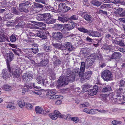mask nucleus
<instances>
[{
    "mask_svg": "<svg viewBox=\"0 0 125 125\" xmlns=\"http://www.w3.org/2000/svg\"><path fill=\"white\" fill-rule=\"evenodd\" d=\"M73 71V72L69 68L67 69L66 78H64L63 77V76H61L57 81L58 85L60 86H63L64 85L67 84V82H74L75 80V77L79 76L81 77L83 75V73H80V70L79 68H75Z\"/></svg>",
    "mask_w": 125,
    "mask_h": 125,
    "instance_id": "f257e3e1",
    "label": "nucleus"
},
{
    "mask_svg": "<svg viewBox=\"0 0 125 125\" xmlns=\"http://www.w3.org/2000/svg\"><path fill=\"white\" fill-rule=\"evenodd\" d=\"M112 73L110 71L106 69L102 72L101 76L104 81L108 82L112 79Z\"/></svg>",
    "mask_w": 125,
    "mask_h": 125,
    "instance_id": "f03ea898",
    "label": "nucleus"
},
{
    "mask_svg": "<svg viewBox=\"0 0 125 125\" xmlns=\"http://www.w3.org/2000/svg\"><path fill=\"white\" fill-rule=\"evenodd\" d=\"M56 90L55 89L52 90H48L47 91L46 95L48 97L50 96V98L51 99H55L56 98H60L62 99L63 97L61 95H55L56 94Z\"/></svg>",
    "mask_w": 125,
    "mask_h": 125,
    "instance_id": "7ed1b4c3",
    "label": "nucleus"
},
{
    "mask_svg": "<svg viewBox=\"0 0 125 125\" xmlns=\"http://www.w3.org/2000/svg\"><path fill=\"white\" fill-rule=\"evenodd\" d=\"M7 69H4L2 70L1 72V78L5 79L10 78L11 76V69L10 66H9L10 68H9L8 66H7Z\"/></svg>",
    "mask_w": 125,
    "mask_h": 125,
    "instance_id": "20e7f679",
    "label": "nucleus"
},
{
    "mask_svg": "<svg viewBox=\"0 0 125 125\" xmlns=\"http://www.w3.org/2000/svg\"><path fill=\"white\" fill-rule=\"evenodd\" d=\"M123 92V89L120 88L116 89L115 91V94L116 97V98L118 101H121L122 100V94Z\"/></svg>",
    "mask_w": 125,
    "mask_h": 125,
    "instance_id": "39448f33",
    "label": "nucleus"
},
{
    "mask_svg": "<svg viewBox=\"0 0 125 125\" xmlns=\"http://www.w3.org/2000/svg\"><path fill=\"white\" fill-rule=\"evenodd\" d=\"M6 62L7 66H8L9 68H10V63L13 60L14 55L12 52H10L6 54Z\"/></svg>",
    "mask_w": 125,
    "mask_h": 125,
    "instance_id": "423d86ee",
    "label": "nucleus"
},
{
    "mask_svg": "<svg viewBox=\"0 0 125 125\" xmlns=\"http://www.w3.org/2000/svg\"><path fill=\"white\" fill-rule=\"evenodd\" d=\"M33 87L37 89H39V87H37V86L36 87L34 85V83H29L28 85H25L24 86L22 90L23 94H25L26 92H27L28 90L30 89H31Z\"/></svg>",
    "mask_w": 125,
    "mask_h": 125,
    "instance_id": "0eeeda50",
    "label": "nucleus"
},
{
    "mask_svg": "<svg viewBox=\"0 0 125 125\" xmlns=\"http://www.w3.org/2000/svg\"><path fill=\"white\" fill-rule=\"evenodd\" d=\"M61 114L57 110H55L53 113L49 114V116L53 120H55L58 117L61 118Z\"/></svg>",
    "mask_w": 125,
    "mask_h": 125,
    "instance_id": "6e6552de",
    "label": "nucleus"
},
{
    "mask_svg": "<svg viewBox=\"0 0 125 125\" xmlns=\"http://www.w3.org/2000/svg\"><path fill=\"white\" fill-rule=\"evenodd\" d=\"M92 74V72L91 71L87 72L84 73L83 76L81 77V81L84 82V80H89Z\"/></svg>",
    "mask_w": 125,
    "mask_h": 125,
    "instance_id": "1a4fd4ad",
    "label": "nucleus"
},
{
    "mask_svg": "<svg viewBox=\"0 0 125 125\" xmlns=\"http://www.w3.org/2000/svg\"><path fill=\"white\" fill-rule=\"evenodd\" d=\"M98 86L96 85H95L93 88L88 90V94L91 96L96 95L98 91Z\"/></svg>",
    "mask_w": 125,
    "mask_h": 125,
    "instance_id": "9d476101",
    "label": "nucleus"
},
{
    "mask_svg": "<svg viewBox=\"0 0 125 125\" xmlns=\"http://www.w3.org/2000/svg\"><path fill=\"white\" fill-rule=\"evenodd\" d=\"M87 34L90 36L93 37H100L101 36V34L100 33L94 31L88 30Z\"/></svg>",
    "mask_w": 125,
    "mask_h": 125,
    "instance_id": "9b49d317",
    "label": "nucleus"
},
{
    "mask_svg": "<svg viewBox=\"0 0 125 125\" xmlns=\"http://www.w3.org/2000/svg\"><path fill=\"white\" fill-rule=\"evenodd\" d=\"M32 75L30 73H25L23 74L22 78L24 81L27 82L32 78Z\"/></svg>",
    "mask_w": 125,
    "mask_h": 125,
    "instance_id": "f8f14e48",
    "label": "nucleus"
},
{
    "mask_svg": "<svg viewBox=\"0 0 125 125\" xmlns=\"http://www.w3.org/2000/svg\"><path fill=\"white\" fill-rule=\"evenodd\" d=\"M27 37L28 40V41L29 42H33V39L35 38L36 35L32 32H30L28 34H27Z\"/></svg>",
    "mask_w": 125,
    "mask_h": 125,
    "instance_id": "ddd939ff",
    "label": "nucleus"
},
{
    "mask_svg": "<svg viewBox=\"0 0 125 125\" xmlns=\"http://www.w3.org/2000/svg\"><path fill=\"white\" fill-rule=\"evenodd\" d=\"M66 4L63 2L60 3L59 5L58 9L57 10H54L53 12L55 13L61 12H62V10L65 6H66Z\"/></svg>",
    "mask_w": 125,
    "mask_h": 125,
    "instance_id": "4468645a",
    "label": "nucleus"
},
{
    "mask_svg": "<svg viewBox=\"0 0 125 125\" xmlns=\"http://www.w3.org/2000/svg\"><path fill=\"white\" fill-rule=\"evenodd\" d=\"M112 60H115L120 59L121 56V54L119 52H115L112 55Z\"/></svg>",
    "mask_w": 125,
    "mask_h": 125,
    "instance_id": "2eb2a0df",
    "label": "nucleus"
},
{
    "mask_svg": "<svg viewBox=\"0 0 125 125\" xmlns=\"http://www.w3.org/2000/svg\"><path fill=\"white\" fill-rule=\"evenodd\" d=\"M84 18L89 23H92L93 21L94 18L90 15L88 14L85 15L84 16Z\"/></svg>",
    "mask_w": 125,
    "mask_h": 125,
    "instance_id": "dca6fc26",
    "label": "nucleus"
},
{
    "mask_svg": "<svg viewBox=\"0 0 125 125\" xmlns=\"http://www.w3.org/2000/svg\"><path fill=\"white\" fill-rule=\"evenodd\" d=\"M36 81L38 84H41L44 87H46V83L44 82V80L41 76L38 77L36 79Z\"/></svg>",
    "mask_w": 125,
    "mask_h": 125,
    "instance_id": "f3484780",
    "label": "nucleus"
},
{
    "mask_svg": "<svg viewBox=\"0 0 125 125\" xmlns=\"http://www.w3.org/2000/svg\"><path fill=\"white\" fill-rule=\"evenodd\" d=\"M53 37L57 40L61 39L62 38V35L61 32H55L52 34Z\"/></svg>",
    "mask_w": 125,
    "mask_h": 125,
    "instance_id": "a211bd4d",
    "label": "nucleus"
},
{
    "mask_svg": "<svg viewBox=\"0 0 125 125\" xmlns=\"http://www.w3.org/2000/svg\"><path fill=\"white\" fill-rule=\"evenodd\" d=\"M37 35L39 37L43 39H46L47 36L45 33L42 31H36Z\"/></svg>",
    "mask_w": 125,
    "mask_h": 125,
    "instance_id": "6ab92c4d",
    "label": "nucleus"
},
{
    "mask_svg": "<svg viewBox=\"0 0 125 125\" xmlns=\"http://www.w3.org/2000/svg\"><path fill=\"white\" fill-rule=\"evenodd\" d=\"M65 25L70 31L73 29L75 26V23L73 21L69 22L67 24Z\"/></svg>",
    "mask_w": 125,
    "mask_h": 125,
    "instance_id": "aec40b11",
    "label": "nucleus"
},
{
    "mask_svg": "<svg viewBox=\"0 0 125 125\" xmlns=\"http://www.w3.org/2000/svg\"><path fill=\"white\" fill-rule=\"evenodd\" d=\"M49 62V60L47 58H44L40 61L39 63V66H44L47 65Z\"/></svg>",
    "mask_w": 125,
    "mask_h": 125,
    "instance_id": "412c9836",
    "label": "nucleus"
},
{
    "mask_svg": "<svg viewBox=\"0 0 125 125\" xmlns=\"http://www.w3.org/2000/svg\"><path fill=\"white\" fill-rule=\"evenodd\" d=\"M9 40L8 37L4 34L1 33L0 34V42L8 41Z\"/></svg>",
    "mask_w": 125,
    "mask_h": 125,
    "instance_id": "4be33fe9",
    "label": "nucleus"
},
{
    "mask_svg": "<svg viewBox=\"0 0 125 125\" xmlns=\"http://www.w3.org/2000/svg\"><path fill=\"white\" fill-rule=\"evenodd\" d=\"M19 9L21 11L24 12L26 13H27L29 11L27 6L21 5L20 4H19Z\"/></svg>",
    "mask_w": 125,
    "mask_h": 125,
    "instance_id": "5701e85b",
    "label": "nucleus"
},
{
    "mask_svg": "<svg viewBox=\"0 0 125 125\" xmlns=\"http://www.w3.org/2000/svg\"><path fill=\"white\" fill-rule=\"evenodd\" d=\"M20 71L18 69H16L12 73L13 77L16 78H18L20 76Z\"/></svg>",
    "mask_w": 125,
    "mask_h": 125,
    "instance_id": "b1692460",
    "label": "nucleus"
},
{
    "mask_svg": "<svg viewBox=\"0 0 125 125\" xmlns=\"http://www.w3.org/2000/svg\"><path fill=\"white\" fill-rule=\"evenodd\" d=\"M111 86L110 85H107L103 88L102 92L103 93L111 91Z\"/></svg>",
    "mask_w": 125,
    "mask_h": 125,
    "instance_id": "393cba45",
    "label": "nucleus"
},
{
    "mask_svg": "<svg viewBox=\"0 0 125 125\" xmlns=\"http://www.w3.org/2000/svg\"><path fill=\"white\" fill-rule=\"evenodd\" d=\"M66 46L65 49H67L69 51H72L73 49V47L72 45V44L69 42H67L65 45Z\"/></svg>",
    "mask_w": 125,
    "mask_h": 125,
    "instance_id": "a878e982",
    "label": "nucleus"
},
{
    "mask_svg": "<svg viewBox=\"0 0 125 125\" xmlns=\"http://www.w3.org/2000/svg\"><path fill=\"white\" fill-rule=\"evenodd\" d=\"M58 20L62 22H67L68 21V19L67 17L64 16H58Z\"/></svg>",
    "mask_w": 125,
    "mask_h": 125,
    "instance_id": "bb28decb",
    "label": "nucleus"
},
{
    "mask_svg": "<svg viewBox=\"0 0 125 125\" xmlns=\"http://www.w3.org/2000/svg\"><path fill=\"white\" fill-rule=\"evenodd\" d=\"M53 64L54 66H56L60 65L61 64V61L59 59L57 58L53 59Z\"/></svg>",
    "mask_w": 125,
    "mask_h": 125,
    "instance_id": "cd10ccee",
    "label": "nucleus"
},
{
    "mask_svg": "<svg viewBox=\"0 0 125 125\" xmlns=\"http://www.w3.org/2000/svg\"><path fill=\"white\" fill-rule=\"evenodd\" d=\"M111 45H108L107 44H104L102 48L106 51L108 50L109 51L111 50Z\"/></svg>",
    "mask_w": 125,
    "mask_h": 125,
    "instance_id": "c85d7f7f",
    "label": "nucleus"
},
{
    "mask_svg": "<svg viewBox=\"0 0 125 125\" xmlns=\"http://www.w3.org/2000/svg\"><path fill=\"white\" fill-rule=\"evenodd\" d=\"M85 63L84 62H81L80 69L81 71L80 73H84L85 70Z\"/></svg>",
    "mask_w": 125,
    "mask_h": 125,
    "instance_id": "c756f323",
    "label": "nucleus"
},
{
    "mask_svg": "<svg viewBox=\"0 0 125 125\" xmlns=\"http://www.w3.org/2000/svg\"><path fill=\"white\" fill-rule=\"evenodd\" d=\"M63 25L61 24H55L53 28L55 30H58L61 29L63 27Z\"/></svg>",
    "mask_w": 125,
    "mask_h": 125,
    "instance_id": "7c9ffc66",
    "label": "nucleus"
},
{
    "mask_svg": "<svg viewBox=\"0 0 125 125\" xmlns=\"http://www.w3.org/2000/svg\"><path fill=\"white\" fill-rule=\"evenodd\" d=\"M35 110L36 113L42 114L43 109L41 107L37 106L35 107Z\"/></svg>",
    "mask_w": 125,
    "mask_h": 125,
    "instance_id": "2f4dec72",
    "label": "nucleus"
},
{
    "mask_svg": "<svg viewBox=\"0 0 125 125\" xmlns=\"http://www.w3.org/2000/svg\"><path fill=\"white\" fill-rule=\"evenodd\" d=\"M91 3L93 5L98 7L100 6L102 3V2L97 1L96 0H92Z\"/></svg>",
    "mask_w": 125,
    "mask_h": 125,
    "instance_id": "473e14b6",
    "label": "nucleus"
},
{
    "mask_svg": "<svg viewBox=\"0 0 125 125\" xmlns=\"http://www.w3.org/2000/svg\"><path fill=\"white\" fill-rule=\"evenodd\" d=\"M13 103L10 102H8L6 106V107L8 108H9L10 110L14 109L15 108V106L13 105Z\"/></svg>",
    "mask_w": 125,
    "mask_h": 125,
    "instance_id": "72a5a7b5",
    "label": "nucleus"
},
{
    "mask_svg": "<svg viewBox=\"0 0 125 125\" xmlns=\"http://www.w3.org/2000/svg\"><path fill=\"white\" fill-rule=\"evenodd\" d=\"M45 22L47 24H53L55 22V19L51 18H49L45 20Z\"/></svg>",
    "mask_w": 125,
    "mask_h": 125,
    "instance_id": "f704fd0d",
    "label": "nucleus"
},
{
    "mask_svg": "<svg viewBox=\"0 0 125 125\" xmlns=\"http://www.w3.org/2000/svg\"><path fill=\"white\" fill-rule=\"evenodd\" d=\"M72 117H71V116L70 115L67 114L66 115H65L61 114V118H64L66 120L71 119V120Z\"/></svg>",
    "mask_w": 125,
    "mask_h": 125,
    "instance_id": "c9c22d12",
    "label": "nucleus"
},
{
    "mask_svg": "<svg viewBox=\"0 0 125 125\" xmlns=\"http://www.w3.org/2000/svg\"><path fill=\"white\" fill-rule=\"evenodd\" d=\"M36 19L39 21H43L45 20L43 14H41L38 15L36 17Z\"/></svg>",
    "mask_w": 125,
    "mask_h": 125,
    "instance_id": "e433bc0d",
    "label": "nucleus"
},
{
    "mask_svg": "<svg viewBox=\"0 0 125 125\" xmlns=\"http://www.w3.org/2000/svg\"><path fill=\"white\" fill-rule=\"evenodd\" d=\"M95 60L93 58H91V59L89 60L87 62V66L88 67L91 66L93 64Z\"/></svg>",
    "mask_w": 125,
    "mask_h": 125,
    "instance_id": "4c0bfd02",
    "label": "nucleus"
},
{
    "mask_svg": "<svg viewBox=\"0 0 125 125\" xmlns=\"http://www.w3.org/2000/svg\"><path fill=\"white\" fill-rule=\"evenodd\" d=\"M17 103L19 106L21 108L24 107L25 105V103L24 101L19 100L17 101Z\"/></svg>",
    "mask_w": 125,
    "mask_h": 125,
    "instance_id": "58836bf2",
    "label": "nucleus"
},
{
    "mask_svg": "<svg viewBox=\"0 0 125 125\" xmlns=\"http://www.w3.org/2000/svg\"><path fill=\"white\" fill-rule=\"evenodd\" d=\"M17 38V36L15 34H12L10 36V40L12 42H15Z\"/></svg>",
    "mask_w": 125,
    "mask_h": 125,
    "instance_id": "ea45409f",
    "label": "nucleus"
},
{
    "mask_svg": "<svg viewBox=\"0 0 125 125\" xmlns=\"http://www.w3.org/2000/svg\"><path fill=\"white\" fill-rule=\"evenodd\" d=\"M70 31L68 29L67 27L64 24L63 29L61 30V32L63 34L67 33H68V31Z\"/></svg>",
    "mask_w": 125,
    "mask_h": 125,
    "instance_id": "a19ab883",
    "label": "nucleus"
},
{
    "mask_svg": "<svg viewBox=\"0 0 125 125\" xmlns=\"http://www.w3.org/2000/svg\"><path fill=\"white\" fill-rule=\"evenodd\" d=\"M108 95V94H102L101 95L102 100L103 101H105L107 99V96Z\"/></svg>",
    "mask_w": 125,
    "mask_h": 125,
    "instance_id": "79ce46f5",
    "label": "nucleus"
},
{
    "mask_svg": "<svg viewBox=\"0 0 125 125\" xmlns=\"http://www.w3.org/2000/svg\"><path fill=\"white\" fill-rule=\"evenodd\" d=\"M38 23V25L40 27L41 29L43 30L45 29L46 27L45 24L42 22H39Z\"/></svg>",
    "mask_w": 125,
    "mask_h": 125,
    "instance_id": "37998d69",
    "label": "nucleus"
},
{
    "mask_svg": "<svg viewBox=\"0 0 125 125\" xmlns=\"http://www.w3.org/2000/svg\"><path fill=\"white\" fill-rule=\"evenodd\" d=\"M78 30L81 32L87 33L88 30L83 27L79 28H78Z\"/></svg>",
    "mask_w": 125,
    "mask_h": 125,
    "instance_id": "c03bdc74",
    "label": "nucleus"
},
{
    "mask_svg": "<svg viewBox=\"0 0 125 125\" xmlns=\"http://www.w3.org/2000/svg\"><path fill=\"white\" fill-rule=\"evenodd\" d=\"M43 14L45 20L46 19L50 18L52 16L49 13H45Z\"/></svg>",
    "mask_w": 125,
    "mask_h": 125,
    "instance_id": "a18cd8bd",
    "label": "nucleus"
},
{
    "mask_svg": "<svg viewBox=\"0 0 125 125\" xmlns=\"http://www.w3.org/2000/svg\"><path fill=\"white\" fill-rule=\"evenodd\" d=\"M71 120L75 123H78L80 121V119L77 117H73L71 118Z\"/></svg>",
    "mask_w": 125,
    "mask_h": 125,
    "instance_id": "49530a36",
    "label": "nucleus"
},
{
    "mask_svg": "<svg viewBox=\"0 0 125 125\" xmlns=\"http://www.w3.org/2000/svg\"><path fill=\"white\" fill-rule=\"evenodd\" d=\"M71 9V8L66 5L64 7L63 9L62 10V12L64 13L68 11L69 10Z\"/></svg>",
    "mask_w": 125,
    "mask_h": 125,
    "instance_id": "de8ad7c7",
    "label": "nucleus"
},
{
    "mask_svg": "<svg viewBox=\"0 0 125 125\" xmlns=\"http://www.w3.org/2000/svg\"><path fill=\"white\" fill-rule=\"evenodd\" d=\"M111 5L109 4H104L102 5L100 7L102 8H108L111 6Z\"/></svg>",
    "mask_w": 125,
    "mask_h": 125,
    "instance_id": "09e8293b",
    "label": "nucleus"
},
{
    "mask_svg": "<svg viewBox=\"0 0 125 125\" xmlns=\"http://www.w3.org/2000/svg\"><path fill=\"white\" fill-rule=\"evenodd\" d=\"M89 86L87 85H83V92H85L88 91V89L89 88Z\"/></svg>",
    "mask_w": 125,
    "mask_h": 125,
    "instance_id": "8fccbe9b",
    "label": "nucleus"
},
{
    "mask_svg": "<svg viewBox=\"0 0 125 125\" xmlns=\"http://www.w3.org/2000/svg\"><path fill=\"white\" fill-rule=\"evenodd\" d=\"M44 49L47 52H50L51 51V48L50 46L45 45L44 47Z\"/></svg>",
    "mask_w": 125,
    "mask_h": 125,
    "instance_id": "3c124183",
    "label": "nucleus"
},
{
    "mask_svg": "<svg viewBox=\"0 0 125 125\" xmlns=\"http://www.w3.org/2000/svg\"><path fill=\"white\" fill-rule=\"evenodd\" d=\"M11 87L9 85H5L3 86V89L5 91H10L11 89Z\"/></svg>",
    "mask_w": 125,
    "mask_h": 125,
    "instance_id": "603ef678",
    "label": "nucleus"
},
{
    "mask_svg": "<svg viewBox=\"0 0 125 125\" xmlns=\"http://www.w3.org/2000/svg\"><path fill=\"white\" fill-rule=\"evenodd\" d=\"M89 106V104L87 102H84L83 104H81L80 105V108L82 107H87Z\"/></svg>",
    "mask_w": 125,
    "mask_h": 125,
    "instance_id": "864d4df0",
    "label": "nucleus"
},
{
    "mask_svg": "<svg viewBox=\"0 0 125 125\" xmlns=\"http://www.w3.org/2000/svg\"><path fill=\"white\" fill-rule=\"evenodd\" d=\"M118 44L120 46L124 47L125 46L124 41L123 40L119 41H118Z\"/></svg>",
    "mask_w": 125,
    "mask_h": 125,
    "instance_id": "5fc2aeb1",
    "label": "nucleus"
},
{
    "mask_svg": "<svg viewBox=\"0 0 125 125\" xmlns=\"http://www.w3.org/2000/svg\"><path fill=\"white\" fill-rule=\"evenodd\" d=\"M25 105L26 108L28 109H30L32 108V105L28 103H26Z\"/></svg>",
    "mask_w": 125,
    "mask_h": 125,
    "instance_id": "6e6d98bb",
    "label": "nucleus"
},
{
    "mask_svg": "<svg viewBox=\"0 0 125 125\" xmlns=\"http://www.w3.org/2000/svg\"><path fill=\"white\" fill-rule=\"evenodd\" d=\"M96 110L95 109H91L89 110L88 114L93 115L96 114Z\"/></svg>",
    "mask_w": 125,
    "mask_h": 125,
    "instance_id": "4d7b16f0",
    "label": "nucleus"
},
{
    "mask_svg": "<svg viewBox=\"0 0 125 125\" xmlns=\"http://www.w3.org/2000/svg\"><path fill=\"white\" fill-rule=\"evenodd\" d=\"M34 6L36 8H42L43 7V6L42 4L37 3H36L34 4Z\"/></svg>",
    "mask_w": 125,
    "mask_h": 125,
    "instance_id": "13d9d810",
    "label": "nucleus"
},
{
    "mask_svg": "<svg viewBox=\"0 0 125 125\" xmlns=\"http://www.w3.org/2000/svg\"><path fill=\"white\" fill-rule=\"evenodd\" d=\"M112 123L113 125H116L118 124H121L122 123V122L121 121L114 120L112 121Z\"/></svg>",
    "mask_w": 125,
    "mask_h": 125,
    "instance_id": "bf43d9fd",
    "label": "nucleus"
},
{
    "mask_svg": "<svg viewBox=\"0 0 125 125\" xmlns=\"http://www.w3.org/2000/svg\"><path fill=\"white\" fill-rule=\"evenodd\" d=\"M86 40L89 42H94V40L89 36L87 37Z\"/></svg>",
    "mask_w": 125,
    "mask_h": 125,
    "instance_id": "052dcab7",
    "label": "nucleus"
},
{
    "mask_svg": "<svg viewBox=\"0 0 125 125\" xmlns=\"http://www.w3.org/2000/svg\"><path fill=\"white\" fill-rule=\"evenodd\" d=\"M97 57L98 59L101 61L103 59V57L102 55L100 53H98L97 55Z\"/></svg>",
    "mask_w": 125,
    "mask_h": 125,
    "instance_id": "680f3d73",
    "label": "nucleus"
},
{
    "mask_svg": "<svg viewBox=\"0 0 125 125\" xmlns=\"http://www.w3.org/2000/svg\"><path fill=\"white\" fill-rule=\"evenodd\" d=\"M105 57V59L107 61H109L112 60L111 55V56L109 55H106Z\"/></svg>",
    "mask_w": 125,
    "mask_h": 125,
    "instance_id": "e2e57ef3",
    "label": "nucleus"
},
{
    "mask_svg": "<svg viewBox=\"0 0 125 125\" xmlns=\"http://www.w3.org/2000/svg\"><path fill=\"white\" fill-rule=\"evenodd\" d=\"M24 22L23 21H21L18 23V25L21 28H23L24 27Z\"/></svg>",
    "mask_w": 125,
    "mask_h": 125,
    "instance_id": "0e129e2a",
    "label": "nucleus"
},
{
    "mask_svg": "<svg viewBox=\"0 0 125 125\" xmlns=\"http://www.w3.org/2000/svg\"><path fill=\"white\" fill-rule=\"evenodd\" d=\"M32 51L33 53L36 54L38 52V48L37 47L36 48H31Z\"/></svg>",
    "mask_w": 125,
    "mask_h": 125,
    "instance_id": "69168bd1",
    "label": "nucleus"
},
{
    "mask_svg": "<svg viewBox=\"0 0 125 125\" xmlns=\"http://www.w3.org/2000/svg\"><path fill=\"white\" fill-rule=\"evenodd\" d=\"M95 110H96V111L98 112H100V113H106L108 112V111H107L105 110H104L103 109L99 110L98 109H95Z\"/></svg>",
    "mask_w": 125,
    "mask_h": 125,
    "instance_id": "338daca9",
    "label": "nucleus"
},
{
    "mask_svg": "<svg viewBox=\"0 0 125 125\" xmlns=\"http://www.w3.org/2000/svg\"><path fill=\"white\" fill-rule=\"evenodd\" d=\"M30 2L29 1H27L25 3H21L20 4L21 5H22V6H27L28 5L30 4Z\"/></svg>",
    "mask_w": 125,
    "mask_h": 125,
    "instance_id": "774afa93",
    "label": "nucleus"
}]
</instances>
